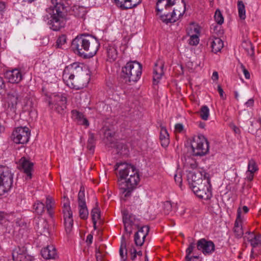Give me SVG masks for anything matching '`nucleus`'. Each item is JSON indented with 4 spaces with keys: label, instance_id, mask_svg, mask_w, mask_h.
Returning <instances> with one entry per match:
<instances>
[{
    "label": "nucleus",
    "instance_id": "obj_41",
    "mask_svg": "<svg viewBox=\"0 0 261 261\" xmlns=\"http://www.w3.org/2000/svg\"><path fill=\"white\" fill-rule=\"evenodd\" d=\"M139 230L136 233H139V236H140L142 238L145 239L149 230L148 226H142L140 225V227L138 228Z\"/></svg>",
    "mask_w": 261,
    "mask_h": 261
},
{
    "label": "nucleus",
    "instance_id": "obj_12",
    "mask_svg": "<svg viewBox=\"0 0 261 261\" xmlns=\"http://www.w3.org/2000/svg\"><path fill=\"white\" fill-rule=\"evenodd\" d=\"M123 222L125 231L129 234L133 229L139 228L140 225V220L127 210L123 211Z\"/></svg>",
    "mask_w": 261,
    "mask_h": 261
},
{
    "label": "nucleus",
    "instance_id": "obj_43",
    "mask_svg": "<svg viewBox=\"0 0 261 261\" xmlns=\"http://www.w3.org/2000/svg\"><path fill=\"white\" fill-rule=\"evenodd\" d=\"M188 34L190 36L189 43L191 45H196L199 43V35L190 34L189 28L188 29Z\"/></svg>",
    "mask_w": 261,
    "mask_h": 261
},
{
    "label": "nucleus",
    "instance_id": "obj_44",
    "mask_svg": "<svg viewBox=\"0 0 261 261\" xmlns=\"http://www.w3.org/2000/svg\"><path fill=\"white\" fill-rule=\"evenodd\" d=\"M115 135V132L110 129H106L104 133L105 137L111 143L114 142V140Z\"/></svg>",
    "mask_w": 261,
    "mask_h": 261
},
{
    "label": "nucleus",
    "instance_id": "obj_46",
    "mask_svg": "<svg viewBox=\"0 0 261 261\" xmlns=\"http://www.w3.org/2000/svg\"><path fill=\"white\" fill-rule=\"evenodd\" d=\"M163 210L166 215H168L172 211V204L170 201H167L164 202Z\"/></svg>",
    "mask_w": 261,
    "mask_h": 261
},
{
    "label": "nucleus",
    "instance_id": "obj_2",
    "mask_svg": "<svg viewBox=\"0 0 261 261\" xmlns=\"http://www.w3.org/2000/svg\"><path fill=\"white\" fill-rule=\"evenodd\" d=\"M63 80L71 89L79 90L85 86L88 82V76L83 68L77 63L66 66L63 73Z\"/></svg>",
    "mask_w": 261,
    "mask_h": 261
},
{
    "label": "nucleus",
    "instance_id": "obj_35",
    "mask_svg": "<svg viewBox=\"0 0 261 261\" xmlns=\"http://www.w3.org/2000/svg\"><path fill=\"white\" fill-rule=\"evenodd\" d=\"M198 113L202 120H207L208 119L210 115V110L206 106H202Z\"/></svg>",
    "mask_w": 261,
    "mask_h": 261
},
{
    "label": "nucleus",
    "instance_id": "obj_6",
    "mask_svg": "<svg viewBox=\"0 0 261 261\" xmlns=\"http://www.w3.org/2000/svg\"><path fill=\"white\" fill-rule=\"evenodd\" d=\"M141 74V64L136 61L129 62L122 68L120 80L122 83L129 84L131 82H137Z\"/></svg>",
    "mask_w": 261,
    "mask_h": 261
},
{
    "label": "nucleus",
    "instance_id": "obj_47",
    "mask_svg": "<svg viewBox=\"0 0 261 261\" xmlns=\"http://www.w3.org/2000/svg\"><path fill=\"white\" fill-rule=\"evenodd\" d=\"M139 233H136L134 237V241L137 246H142L144 242V238L139 236Z\"/></svg>",
    "mask_w": 261,
    "mask_h": 261
},
{
    "label": "nucleus",
    "instance_id": "obj_40",
    "mask_svg": "<svg viewBox=\"0 0 261 261\" xmlns=\"http://www.w3.org/2000/svg\"><path fill=\"white\" fill-rule=\"evenodd\" d=\"M44 204L40 201L35 202L34 204V210L38 215H41L44 211Z\"/></svg>",
    "mask_w": 261,
    "mask_h": 261
},
{
    "label": "nucleus",
    "instance_id": "obj_51",
    "mask_svg": "<svg viewBox=\"0 0 261 261\" xmlns=\"http://www.w3.org/2000/svg\"><path fill=\"white\" fill-rule=\"evenodd\" d=\"M175 181L178 184L179 187H181L182 184V178L180 174H176L174 175Z\"/></svg>",
    "mask_w": 261,
    "mask_h": 261
},
{
    "label": "nucleus",
    "instance_id": "obj_8",
    "mask_svg": "<svg viewBox=\"0 0 261 261\" xmlns=\"http://www.w3.org/2000/svg\"><path fill=\"white\" fill-rule=\"evenodd\" d=\"M67 99L62 94H51L48 99V105L50 109L58 113L63 114L66 108Z\"/></svg>",
    "mask_w": 261,
    "mask_h": 261
},
{
    "label": "nucleus",
    "instance_id": "obj_38",
    "mask_svg": "<svg viewBox=\"0 0 261 261\" xmlns=\"http://www.w3.org/2000/svg\"><path fill=\"white\" fill-rule=\"evenodd\" d=\"M91 216L94 227H95L97 221L100 218V211L97 207H94L91 211Z\"/></svg>",
    "mask_w": 261,
    "mask_h": 261
},
{
    "label": "nucleus",
    "instance_id": "obj_22",
    "mask_svg": "<svg viewBox=\"0 0 261 261\" xmlns=\"http://www.w3.org/2000/svg\"><path fill=\"white\" fill-rule=\"evenodd\" d=\"M247 233H248V236H246L245 238L247 239V241L250 242L253 248L258 247L259 245H261V234H256L253 232H247Z\"/></svg>",
    "mask_w": 261,
    "mask_h": 261
},
{
    "label": "nucleus",
    "instance_id": "obj_18",
    "mask_svg": "<svg viewBox=\"0 0 261 261\" xmlns=\"http://www.w3.org/2000/svg\"><path fill=\"white\" fill-rule=\"evenodd\" d=\"M164 63L162 61L158 60L155 63L153 72V81L154 84H157L159 80L164 74Z\"/></svg>",
    "mask_w": 261,
    "mask_h": 261
},
{
    "label": "nucleus",
    "instance_id": "obj_48",
    "mask_svg": "<svg viewBox=\"0 0 261 261\" xmlns=\"http://www.w3.org/2000/svg\"><path fill=\"white\" fill-rule=\"evenodd\" d=\"M189 32L190 34H193V35H199L200 34V29L198 25L192 24L190 27Z\"/></svg>",
    "mask_w": 261,
    "mask_h": 261
},
{
    "label": "nucleus",
    "instance_id": "obj_36",
    "mask_svg": "<svg viewBox=\"0 0 261 261\" xmlns=\"http://www.w3.org/2000/svg\"><path fill=\"white\" fill-rule=\"evenodd\" d=\"M117 152L121 155H126L128 153V150L127 146L122 142H119L116 145Z\"/></svg>",
    "mask_w": 261,
    "mask_h": 261
},
{
    "label": "nucleus",
    "instance_id": "obj_60",
    "mask_svg": "<svg viewBox=\"0 0 261 261\" xmlns=\"http://www.w3.org/2000/svg\"><path fill=\"white\" fill-rule=\"evenodd\" d=\"M6 8V4L4 2H0V12H4Z\"/></svg>",
    "mask_w": 261,
    "mask_h": 261
},
{
    "label": "nucleus",
    "instance_id": "obj_23",
    "mask_svg": "<svg viewBox=\"0 0 261 261\" xmlns=\"http://www.w3.org/2000/svg\"><path fill=\"white\" fill-rule=\"evenodd\" d=\"M208 42L210 43L212 51L214 53L220 51L223 47V42L219 38H210Z\"/></svg>",
    "mask_w": 261,
    "mask_h": 261
},
{
    "label": "nucleus",
    "instance_id": "obj_54",
    "mask_svg": "<svg viewBox=\"0 0 261 261\" xmlns=\"http://www.w3.org/2000/svg\"><path fill=\"white\" fill-rule=\"evenodd\" d=\"M185 261H198L199 256H189V258L185 257Z\"/></svg>",
    "mask_w": 261,
    "mask_h": 261
},
{
    "label": "nucleus",
    "instance_id": "obj_31",
    "mask_svg": "<svg viewBox=\"0 0 261 261\" xmlns=\"http://www.w3.org/2000/svg\"><path fill=\"white\" fill-rule=\"evenodd\" d=\"M188 180L191 189H193V184L196 183V185H198L202 182L201 178L200 177L197 178L196 174L194 172L191 173L188 175Z\"/></svg>",
    "mask_w": 261,
    "mask_h": 261
},
{
    "label": "nucleus",
    "instance_id": "obj_9",
    "mask_svg": "<svg viewBox=\"0 0 261 261\" xmlns=\"http://www.w3.org/2000/svg\"><path fill=\"white\" fill-rule=\"evenodd\" d=\"M13 175L7 167L0 168V195L9 191L13 185Z\"/></svg>",
    "mask_w": 261,
    "mask_h": 261
},
{
    "label": "nucleus",
    "instance_id": "obj_30",
    "mask_svg": "<svg viewBox=\"0 0 261 261\" xmlns=\"http://www.w3.org/2000/svg\"><path fill=\"white\" fill-rule=\"evenodd\" d=\"M41 224L38 225V231L41 234L47 236L49 234L48 225L47 223L44 220L41 222Z\"/></svg>",
    "mask_w": 261,
    "mask_h": 261
},
{
    "label": "nucleus",
    "instance_id": "obj_58",
    "mask_svg": "<svg viewBox=\"0 0 261 261\" xmlns=\"http://www.w3.org/2000/svg\"><path fill=\"white\" fill-rule=\"evenodd\" d=\"M6 214L4 212H0V224H2L6 218Z\"/></svg>",
    "mask_w": 261,
    "mask_h": 261
},
{
    "label": "nucleus",
    "instance_id": "obj_32",
    "mask_svg": "<svg viewBox=\"0 0 261 261\" xmlns=\"http://www.w3.org/2000/svg\"><path fill=\"white\" fill-rule=\"evenodd\" d=\"M242 47L245 50L246 54L250 56L254 54V49L252 43L250 41H244L242 44Z\"/></svg>",
    "mask_w": 261,
    "mask_h": 261
},
{
    "label": "nucleus",
    "instance_id": "obj_53",
    "mask_svg": "<svg viewBox=\"0 0 261 261\" xmlns=\"http://www.w3.org/2000/svg\"><path fill=\"white\" fill-rule=\"evenodd\" d=\"M241 67L243 71L245 77L247 79H249L250 78V73L245 68V66L242 64L241 65Z\"/></svg>",
    "mask_w": 261,
    "mask_h": 261
},
{
    "label": "nucleus",
    "instance_id": "obj_39",
    "mask_svg": "<svg viewBox=\"0 0 261 261\" xmlns=\"http://www.w3.org/2000/svg\"><path fill=\"white\" fill-rule=\"evenodd\" d=\"M95 139L94 134L89 133V138L87 142V148L90 150H92L95 147Z\"/></svg>",
    "mask_w": 261,
    "mask_h": 261
},
{
    "label": "nucleus",
    "instance_id": "obj_13",
    "mask_svg": "<svg viewBox=\"0 0 261 261\" xmlns=\"http://www.w3.org/2000/svg\"><path fill=\"white\" fill-rule=\"evenodd\" d=\"M30 130L27 127H17L12 134V140L17 144L27 143L30 138Z\"/></svg>",
    "mask_w": 261,
    "mask_h": 261
},
{
    "label": "nucleus",
    "instance_id": "obj_59",
    "mask_svg": "<svg viewBox=\"0 0 261 261\" xmlns=\"http://www.w3.org/2000/svg\"><path fill=\"white\" fill-rule=\"evenodd\" d=\"M93 240V236L91 234H89L86 239V242L89 244H91Z\"/></svg>",
    "mask_w": 261,
    "mask_h": 261
},
{
    "label": "nucleus",
    "instance_id": "obj_56",
    "mask_svg": "<svg viewBox=\"0 0 261 261\" xmlns=\"http://www.w3.org/2000/svg\"><path fill=\"white\" fill-rule=\"evenodd\" d=\"M131 256L130 258L132 260H134L137 256V250L133 248V249H131L130 251Z\"/></svg>",
    "mask_w": 261,
    "mask_h": 261
},
{
    "label": "nucleus",
    "instance_id": "obj_52",
    "mask_svg": "<svg viewBox=\"0 0 261 261\" xmlns=\"http://www.w3.org/2000/svg\"><path fill=\"white\" fill-rule=\"evenodd\" d=\"M184 129V126L181 123L176 124L175 125V130L177 133H181Z\"/></svg>",
    "mask_w": 261,
    "mask_h": 261
},
{
    "label": "nucleus",
    "instance_id": "obj_11",
    "mask_svg": "<svg viewBox=\"0 0 261 261\" xmlns=\"http://www.w3.org/2000/svg\"><path fill=\"white\" fill-rule=\"evenodd\" d=\"M24 88L16 86L10 91L7 95V102L8 107L11 109H15L18 103L20 102L25 95Z\"/></svg>",
    "mask_w": 261,
    "mask_h": 261
},
{
    "label": "nucleus",
    "instance_id": "obj_62",
    "mask_svg": "<svg viewBox=\"0 0 261 261\" xmlns=\"http://www.w3.org/2000/svg\"><path fill=\"white\" fill-rule=\"evenodd\" d=\"M253 103H254V100L252 98H251L250 99H249L246 102V105L247 106V107H251V106H253Z\"/></svg>",
    "mask_w": 261,
    "mask_h": 261
},
{
    "label": "nucleus",
    "instance_id": "obj_26",
    "mask_svg": "<svg viewBox=\"0 0 261 261\" xmlns=\"http://www.w3.org/2000/svg\"><path fill=\"white\" fill-rule=\"evenodd\" d=\"M72 117L75 119L79 124L88 126L89 125L88 120L84 117L83 114L79 111L73 110L71 111Z\"/></svg>",
    "mask_w": 261,
    "mask_h": 261
},
{
    "label": "nucleus",
    "instance_id": "obj_15",
    "mask_svg": "<svg viewBox=\"0 0 261 261\" xmlns=\"http://www.w3.org/2000/svg\"><path fill=\"white\" fill-rule=\"evenodd\" d=\"M205 184H201L196 185V183L193 184V192L199 198L204 199H210L212 196L211 191Z\"/></svg>",
    "mask_w": 261,
    "mask_h": 261
},
{
    "label": "nucleus",
    "instance_id": "obj_42",
    "mask_svg": "<svg viewBox=\"0 0 261 261\" xmlns=\"http://www.w3.org/2000/svg\"><path fill=\"white\" fill-rule=\"evenodd\" d=\"M258 170L255 161L251 159L249 161L248 164V172L255 173Z\"/></svg>",
    "mask_w": 261,
    "mask_h": 261
},
{
    "label": "nucleus",
    "instance_id": "obj_63",
    "mask_svg": "<svg viewBox=\"0 0 261 261\" xmlns=\"http://www.w3.org/2000/svg\"><path fill=\"white\" fill-rule=\"evenodd\" d=\"M218 73L217 71H214L213 73L212 79L213 81H216L218 79Z\"/></svg>",
    "mask_w": 261,
    "mask_h": 261
},
{
    "label": "nucleus",
    "instance_id": "obj_37",
    "mask_svg": "<svg viewBox=\"0 0 261 261\" xmlns=\"http://www.w3.org/2000/svg\"><path fill=\"white\" fill-rule=\"evenodd\" d=\"M73 11L74 14L79 17H83L86 14V8L84 7L74 6Z\"/></svg>",
    "mask_w": 261,
    "mask_h": 261
},
{
    "label": "nucleus",
    "instance_id": "obj_10",
    "mask_svg": "<svg viewBox=\"0 0 261 261\" xmlns=\"http://www.w3.org/2000/svg\"><path fill=\"white\" fill-rule=\"evenodd\" d=\"M61 203L63 205V213L64 218L65 228L67 233H70L72 229L73 220L72 212L70 206V202L67 197L64 196Z\"/></svg>",
    "mask_w": 261,
    "mask_h": 261
},
{
    "label": "nucleus",
    "instance_id": "obj_28",
    "mask_svg": "<svg viewBox=\"0 0 261 261\" xmlns=\"http://www.w3.org/2000/svg\"><path fill=\"white\" fill-rule=\"evenodd\" d=\"M160 140L161 145L164 147H166L169 144V136L167 129L162 127L160 130Z\"/></svg>",
    "mask_w": 261,
    "mask_h": 261
},
{
    "label": "nucleus",
    "instance_id": "obj_21",
    "mask_svg": "<svg viewBox=\"0 0 261 261\" xmlns=\"http://www.w3.org/2000/svg\"><path fill=\"white\" fill-rule=\"evenodd\" d=\"M41 254L45 259H55L57 256L56 248L53 245H48L42 248Z\"/></svg>",
    "mask_w": 261,
    "mask_h": 261
},
{
    "label": "nucleus",
    "instance_id": "obj_55",
    "mask_svg": "<svg viewBox=\"0 0 261 261\" xmlns=\"http://www.w3.org/2000/svg\"><path fill=\"white\" fill-rule=\"evenodd\" d=\"M96 261H103L102 255L99 250L96 252Z\"/></svg>",
    "mask_w": 261,
    "mask_h": 261
},
{
    "label": "nucleus",
    "instance_id": "obj_5",
    "mask_svg": "<svg viewBox=\"0 0 261 261\" xmlns=\"http://www.w3.org/2000/svg\"><path fill=\"white\" fill-rule=\"evenodd\" d=\"M181 3L179 9L174 8L172 10V6L175 4V1L158 0L156 6L157 14L166 23L175 22L182 16L185 11L186 4L183 0H181Z\"/></svg>",
    "mask_w": 261,
    "mask_h": 261
},
{
    "label": "nucleus",
    "instance_id": "obj_7",
    "mask_svg": "<svg viewBox=\"0 0 261 261\" xmlns=\"http://www.w3.org/2000/svg\"><path fill=\"white\" fill-rule=\"evenodd\" d=\"M191 147L194 155L203 156L208 152L209 143L204 136L200 135L194 138Z\"/></svg>",
    "mask_w": 261,
    "mask_h": 261
},
{
    "label": "nucleus",
    "instance_id": "obj_57",
    "mask_svg": "<svg viewBox=\"0 0 261 261\" xmlns=\"http://www.w3.org/2000/svg\"><path fill=\"white\" fill-rule=\"evenodd\" d=\"M218 91L220 94L221 98L223 99H224L225 98V96L223 94V90L220 86H218Z\"/></svg>",
    "mask_w": 261,
    "mask_h": 261
},
{
    "label": "nucleus",
    "instance_id": "obj_20",
    "mask_svg": "<svg viewBox=\"0 0 261 261\" xmlns=\"http://www.w3.org/2000/svg\"><path fill=\"white\" fill-rule=\"evenodd\" d=\"M6 76L9 82L11 83H18L22 80V74L18 69L7 71Z\"/></svg>",
    "mask_w": 261,
    "mask_h": 261
},
{
    "label": "nucleus",
    "instance_id": "obj_33",
    "mask_svg": "<svg viewBox=\"0 0 261 261\" xmlns=\"http://www.w3.org/2000/svg\"><path fill=\"white\" fill-rule=\"evenodd\" d=\"M119 254L122 259H127L126 242L123 237L119 249Z\"/></svg>",
    "mask_w": 261,
    "mask_h": 261
},
{
    "label": "nucleus",
    "instance_id": "obj_1",
    "mask_svg": "<svg viewBox=\"0 0 261 261\" xmlns=\"http://www.w3.org/2000/svg\"><path fill=\"white\" fill-rule=\"evenodd\" d=\"M117 169L119 170L118 184L124 197L130 196L132 191L140 181L138 171L136 168L125 163L117 164Z\"/></svg>",
    "mask_w": 261,
    "mask_h": 261
},
{
    "label": "nucleus",
    "instance_id": "obj_3",
    "mask_svg": "<svg viewBox=\"0 0 261 261\" xmlns=\"http://www.w3.org/2000/svg\"><path fill=\"white\" fill-rule=\"evenodd\" d=\"M53 6L46 9V14L44 20H48L50 28L54 31H59L65 25L67 18V10L61 0H51Z\"/></svg>",
    "mask_w": 261,
    "mask_h": 261
},
{
    "label": "nucleus",
    "instance_id": "obj_34",
    "mask_svg": "<svg viewBox=\"0 0 261 261\" xmlns=\"http://www.w3.org/2000/svg\"><path fill=\"white\" fill-rule=\"evenodd\" d=\"M239 16L241 19H245L246 18L245 7L242 1H239L237 4Z\"/></svg>",
    "mask_w": 261,
    "mask_h": 261
},
{
    "label": "nucleus",
    "instance_id": "obj_19",
    "mask_svg": "<svg viewBox=\"0 0 261 261\" xmlns=\"http://www.w3.org/2000/svg\"><path fill=\"white\" fill-rule=\"evenodd\" d=\"M233 231L235 237L237 238H241L244 234L242 228V221L241 218V211L240 208L238 210L237 217L234 223Z\"/></svg>",
    "mask_w": 261,
    "mask_h": 261
},
{
    "label": "nucleus",
    "instance_id": "obj_49",
    "mask_svg": "<svg viewBox=\"0 0 261 261\" xmlns=\"http://www.w3.org/2000/svg\"><path fill=\"white\" fill-rule=\"evenodd\" d=\"M66 42V37L65 35L60 36L57 40L56 45L57 47L61 48L62 45L64 44Z\"/></svg>",
    "mask_w": 261,
    "mask_h": 261
},
{
    "label": "nucleus",
    "instance_id": "obj_61",
    "mask_svg": "<svg viewBox=\"0 0 261 261\" xmlns=\"http://www.w3.org/2000/svg\"><path fill=\"white\" fill-rule=\"evenodd\" d=\"M5 87V84L2 77L0 76V91Z\"/></svg>",
    "mask_w": 261,
    "mask_h": 261
},
{
    "label": "nucleus",
    "instance_id": "obj_14",
    "mask_svg": "<svg viewBox=\"0 0 261 261\" xmlns=\"http://www.w3.org/2000/svg\"><path fill=\"white\" fill-rule=\"evenodd\" d=\"M14 261H33V256L28 253L27 248L23 246L15 248L12 253Z\"/></svg>",
    "mask_w": 261,
    "mask_h": 261
},
{
    "label": "nucleus",
    "instance_id": "obj_25",
    "mask_svg": "<svg viewBox=\"0 0 261 261\" xmlns=\"http://www.w3.org/2000/svg\"><path fill=\"white\" fill-rule=\"evenodd\" d=\"M107 60L110 62L115 61L118 57V52L115 45L109 44L106 47Z\"/></svg>",
    "mask_w": 261,
    "mask_h": 261
},
{
    "label": "nucleus",
    "instance_id": "obj_17",
    "mask_svg": "<svg viewBox=\"0 0 261 261\" xmlns=\"http://www.w3.org/2000/svg\"><path fill=\"white\" fill-rule=\"evenodd\" d=\"M78 206L80 218L82 219H86L88 216V211L85 199L84 190L82 188L78 194Z\"/></svg>",
    "mask_w": 261,
    "mask_h": 261
},
{
    "label": "nucleus",
    "instance_id": "obj_64",
    "mask_svg": "<svg viewBox=\"0 0 261 261\" xmlns=\"http://www.w3.org/2000/svg\"><path fill=\"white\" fill-rule=\"evenodd\" d=\"M249 173L248 174V175L247 176V179L249 180V181H251L253 180V177H254V173H252V172H249Z\"/></svg>",
    "mask_w": 261,
    "mask_h": 261
},
{
    "label": "nucleus",
    "instance_id": "obj_24",
    "mask_svg": "<svg viewBox=\"0 0 261 261\" xmlns=\"http://www.w3.org/2000/svg\"><path fill=\"white\" fill-rule=\"evenodd\" d=\"M19 163L22 167L24 172L26 174L27 176L30 179L32 178V170L33 169V164L27 160L25 158H22L20 161Z\"/></svg>",
    "mask_w": 261,
    "mask_h": 261
},
{
    "label": "nucleus",
    "instance_id": "obj_16",
    "mask_svg": "<svg viewBox=\"0 0 261 261\" xmlns=\"http://www.w3.org/2000/svg\"><path fill=\"white\" fill-rule=\"evenodd\" d=\"M196 245L197 249L201 250L205 255L212 254L215 251V244L211 241L201 239L197 241Z\"/></svg>",
    "mask_w": 261,
    "mask_h": 261
},
{
    "label": "nucleus",
    "instance_id": "obj_4",
    "mask_svg": "<svg viewBox=\"0 0 261 261\" xmlns=\"http://www.w3.org/2000/svg\"><path fill=\"white\" fill-rule=\"evenodd\" d=\"M99 45L98 40L95 38L82 35L77 36L72 40L71 47L80 56L89 58L96 54Z\"/></svg>",
    "mask_w": 261,
    "mask_h": 261
},
{
    "label": "nucleus",
    "instance_id": "obj_29",
    "mask_svg": "<svg viewBox=\"0 0 261 261\" xmlns=\"http://www.w3.org/2000/svg\"><path fill=\"white\" fill-rule=\"evenodd\" d=\"M45 203L46 208L48 215L50 217H53L54 216V212L53 210L55 205L54 200L51 197L48 196L46 197Z\"/></svg>",
    "mask_w": 261,
    "mask_h": 261
},
{
    "label": "nucleus",
    "instance_id": "obj_27",
    "mask_svg": "<svg viewBox=\"0 0 261 261\" xmlns=\"http://www.w3.org/2000/svg\"><path fill=\"white\" fill-rule=\"evenodd\" d=\"M121 4H116L121 9H128L136 7L141 3L142 0H124Z\"/></svg>",
    "mask_w": 261,
    "mask_h": 261
},
{
    "label": "nucleus",
    "instance_id": "obj_50",
    "mask_svg": "<svg viewBox=\"0 0 261 261\" xmlns=\"http://www.w3.org/2000/svg\"><path fill=\"white\" fill-rule=\"evenodd\" d=\"M195 244L194 243H191L189 246L188 248L186 250V258H189V256H191V253L193 252L194 249L195 248Z\"/></svg>",
    "mask_w": 261,
    "mask_h": 261
},
{
    "label": "nucleus",
    "instance_id": "obj_45",
    "mask_svg": "<svg viewBox=\"0 0 261 261\" xmlns=\"http://www.w3.org/2000/svg\"><path fill=\"white\" fill-rule=\"evenodd\" d=\"M214 18L215 21L217 22V23L219 24H221L224 22V18L222 15V13L221 11L217 9L216 12L214 15Z\"/></svg>",
    "mask_w": 261,
    "mask_h": 261
}]
</instances>
